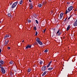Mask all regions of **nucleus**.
Segmentation results:
<instances>
[{"instance_id": "9b49d317", "label": "nucleus", "mask_w": 77, "mask_h": 77, "mask_svg": "<svg viewBox=\"0 0 77 77\" xmlns=\"http://www.w3.org/2000/svg\"><path fill=\"white\" fill-rule=\"evenodd\" d=\"M29 8L30 9H33V5H32V4H30V5H29Z\"/></svg>"}, {"instance_id": "c85d7f7f", "label": "nucleus", "mask_w": 77, "mask_h": 77, "mask_svg": "<svg viewBox=\"0 0 77 77\" xmlns=\"http://www.w3.org/2000/svg\"><path fill=\"white\" fill-rule=\"evenodd\" d=\"M70 18H71V16L70 17H69L68 18L67 20H69V19H70Z\"/></svg>"}, {"instance_id": "423d86ee", "label": "nucleus", "mask_w": 77, "mask_h": 77, "mask_svg": "<svg viewBox=\"0 0 77 77\" xmlns=\"http://www.w3.org/2000/svg\"><path fill=\"white\" fill-rule=\"evenodd\" d=\"M56 34H58V36H60L62 34V32H60V29H59L57 32Z\"/></svg>"}, {"instance_id": "412c9836", "label": "nucleus", "mask_w": 77, "mask_h": 77, "mask_svg": "<svg viewBox=\"0 0 77 77\" xmlns=\"http://www.w3.org/2000/svg\"><path fill=\"white\" fill-rule=\"evenodd\" d=\"M44 52L45 53H47V52H48V50L46 49L45 50Z\"/></svg>"}, {"instance_id": "c9c22d12", "label": "nucleus", "mask_w": 77, "mask_h": 77, "mask_svg": "<svg viewBox=\"0 0 77 77\" xmlns=\"http://www.w3.org/2000/svg\"><path fill=\"white\" fill-rule=\"evenodd\" d=\"M29 2H32L31 0H29Z\"/></svg>"}, {"instance_id": "7ed1b4c3", "label": "nucleus", "mask_w": 77, "mask_h": 77, "mask_svg": "<svg viewBox=\"0 0 77 77\" xmlns=\"http://www.w3.org/2000/svg\"><path fill=\"white\" fill-rule=\"evenodd\" d=\"M18 1H17L15 2L11 6V8L12 9H14V8H15L16 6H17V4L18 3Z\"/></svg>"}, {"instance_id": "1a4fd4ad", "label": "nucleus", "mask_w": 77, "mask_h": 77, "mask_svg": "<svg viewBox=\"0 0 77 77\" xmlns=\"http://www.w3.org/2000/svg\"><path fill=\"white\" fill-rule=\"evenodd\" d=\"M8 37H9V34H7L5 35L4 38V39H6V38H8Z\"/></svg>"}, {"instance_id": "6e6552de", "label": "nucleus", "mask_w": 77, "mask_h": 77, "mask_svg": "<svg viewBox=\"0 0 77 77\" xmlns=\"http://www.w3.org/2000/svg\"><path fill=\"white\" fill-rule=\"evenodd\" d=\"M31 47H32V45H29L28 46L26 47V49H28V48H31Z\"/></svg>"}, {"instance_id": "72a5a7b5", "label": "nucleus", "mask_w": 77, "mask_h": 77, "mask_svg": "<svg viewBox=\"0 0 77 77\" xmlns=\"http://www.w3.org/2000/svg\"><path fill=\"white\" fill-rule=\"evenodd\" d=\"M8 49H11V48H10V47H8Z\"/></svg>"}, {"instance_id": "4468645a", "label": "nucleus", "mask_w": 77, "mask_h": 77, "mask_svg": "<svg viewBox=\"0 0 77 77\" xmlns=\"http://www.w3.org/2000/svg\"><path fill=\"white\" fill-rule=\"evenodd\" d=\"M70 29V25H68V26L67 28V30L68 31Z\"/></svg>"}, {"instance_id": "4c0bfd02", "label": "nucleus", "mask_w": 77, "mask_h": 77, "mask_svg": "<svg viewBox=\"0 0 77 77\" xmlns=\"http://www.w3.org/2000/svg\"><path fill=\"white\" fill-rule=\"evenodd\" d=\"M24 40H23L22 41L23 42H24Z\"/></svg>"}, {"instance_id": "aec40b11", "label": "nucleus", "mask_w": 77, "mask_h": 77, "mask_svg": "<svg viewBox=\"0 0 77 77\" xmlns=\"http://www.w3.org/2000/svg\"><path fill=\"white\" fill-rule=\"evenodd\" d=\"M28 23H31V20L29 19L27 20Z\"/></svg>"}, {"instance_id": "bb28decb", "label": "nucleus", "mask_w": 77, "mask_h": 77, "mask_svg": "<svg viewBox=\"0 0 77 77\" xmlns=\"http://www.w3.org/2000/svg\"><path fill=\"white\" fill-rule=\"evenodd\" d=\"M8 17H11V14H8Z\"/></svg>"}, {"instance_id": "473e14b6", "label": "nucleus", "mask_w": 77, "mask_h": 77, "mask_svg": "<svg viewBox=\"0 0 77 77\" xmlns=\"http://www.w3.org/2000/svg\"><path fill=\"white\" fill-rule=\"evenodd\" d=\"M51 62H52L51 61H50V62H49V64H50H50H51Z\"/></svg>"}, {"instance_id": "5701e85b", "label": "nucleus", "mask_w": 77, "mask_h": 77, "mask_svg": "<svg viewBox=\"0 0 77 77\" xmlns=\"http://www.w3.org/2000/svg\"><path fill=\"white\" fill-rule=\"evenodd\" d=\"M34 29L35 30H36V29H37L36 27H34Z\"/></svg>"}, {"instance_id": "f3484780", "label": "nucleus", "mask_w": 77, "mask_h": 77, "mask_svg": "<svg viewBox=\"0 0 77 77\" xmlns=\"http://www.w3.org/2000/svg\"><path fill=\"white\" fill-rule=\"evenodd\" d=\"M53 69V67H50L48 69L50 71L51 70V69Z\"/></svg>"}, {"instance_id": "f03ea898", "label": "nucleus", "mask_w": 77, "mask_h": 77, "mask_svg": "<svg viewBox=\"0 0 77 77\" xmlns=\"http://www.w3.org/2000/svg\"><path fill=\"white\" fill-rule=\"evenodd\" d=\"M2 67V65L1 64H0V68H1L2 72V73L3 74H5V69H4V68Z\"/></svg>"}, {"instance_id": "a878e982", "label": "nucleus", "mask_w": 77, "mask_h": 77, "mask_svg": "<svg viewBox=\"0 0 77 77\" xmlns=\"http://www.w3.org/2000/svg\"><path fill=\"white\" fill-rule=\"evenodd\" d=\"M45 30H46V29L43 30V33H45Z\"/></svg>"}, {"instance_id": "c756f323", "label": "nucleus", "mask_w": 77, "mask_h": 77, "mask_svg": "<svg viewBox=\"0 0 77 77\" xmlns=\"http://www.w3.org/2000/svg\"><path fill=\"white\" fill-rule=\"evenodd\" d=\"M38 35V32H36V33H35V35Z\"/></svg>"}, {"instance_id": "4be33fe9", "label": "nucleus", "mask_w": 77, "mask_h": 77, "mask_svg": "<svg viewBox=\"0 0 77 77\" xmlns=\"http://www.w3.org/2000/svg\"><path fill=\"white\" fill-rule=\"evenodd\" d=\"M42 63H43V62L42 61H41L40 62V64H42Z\"/></svg>"}, {"instance_id": "f8f14e48", "label": "nucleus", "mask_w": 77, "mask_h": 77, "mask_svg": "<svg viewBox=\"0 0 77 77\" xmlns=\"http://www.w3.org/2000/svg\"><path fill=\"white\" fill-rule=\"evenodd\" d=\"M38 6L39 8H41L42 7V5L41 4H38Z\"/></svg>"}, {"instance_id": "ddd939ff", "label": "nucleus", "mask_w": 77, "mask_h": 77, "mask_svg": "<svg viewBox=\"0 0 77 77\" xmlns=\"http://www.w3.org/2000/svg\"><path fill=\"white\" fill-rule=\"evenodd\" d=\"M47 72L46 71L44 72L43 73L42 75V76H44V75H45V74H46L47 73Z\"/></svg>"}, {"instance_id": "a211bd4d", "label": "nucleus", "mask_w": 77, "mask_h": 77, "mask_svg": "<svg viewBox=\"0 0 77 77\" xmlns=\"http://www.w3.org/2000/svg\"><path fill=\"white\" fill-rule=\"evenodd\" d=\"M30 71H31V69H28V72H30Z\"/></svg>"}, {"instance_id": "dca6fc26", "label": "nucleus", "mask_w": 77, "mask_h": 77, "mask_svg": "<svg viewBox=\"0 0 77 77\" xmlns=\"http://www.w3.org/2000/svg\"><path fill=\"white\" fill-rule=\"evenodd\" d=\"M0 63L2 65H3L4 64V61L3 60H1Z\"/></svg>"}, {"instance_id": "393cba45", "label": "nucleus", "mask_w": 77, "mask_h": 77, "mask_svg": "<svg viewBox=\"0 0 77 77\" xmlns=\"http://www.w3.org/2000/svg\"><path fill=\"white\" fill-rule=\"evenodd\" d=\"M68 17H67L65 19V20H64V21H66L67 19H68Z\"/></svg>"}, {"instance_id": "cd10ccee", "label": "nucleus", "mask_w": 77, "mask_h": 77, "mask_svg": "<svg viewBox=\"0 0 77 77\" xmlns=\"http://www.w3.org/2000/svg\"><path fill=\"white\" fill-rule=\"evenodd\" d=\"M50 66V64H48V65L47 66V67L48 68V67H49Z\"/></svg>"}, {"instance_id": "2f4dec72", "label": "nucleus", "mask_w": 77, "mask_h": 77, "mask_svg": "<svg viewBox=\"0 0 77 77\" xmlns=\"http://www.w3.org/2000/svg\"><path fill=\"white\" fill-rule=\"evenodd\" d=\"M2 52V50H1V49L0 48V53Z\"/></svg>"}, {"instance_id": "b1692460", "label": "nucleus", "mask_w": 77, "mask_h": 77, "mask_svg": "<svg viewBox=\"0 0 77 77\" xmlns=\"http://www.w3.org/2000/svg\"><path fill=\"white\" fill-rule=\"evenodd\" d=\"M35 22L37 24H38V21L37 20H35Z\"/></svg>"}, {"instance_id": "0eeeda50", "label": "nucleus", "mask_w": 77, "mask_h": 77, "mask_svg": "<svg viewBox=\"0 0 77 77\" xmlns=\"http://www.w3.org/2000/svg\"><path fill=\"white\" fill-rule=\"evenodd\" d=\"M46 69V66H43L42 68V70L43 71H45Z\"/></svg>"}, {"instance_id": "f704fd0d", "label": "nucleus", "mask_w": 77, "mask_h": 77, "mask_svg": "<svg viewBox=\"0 0 77 77\" xmlns=\"http://www.w3.org/2000/svg\"><path fill=\"white\" fill-rule=\"evenodd\" d=\"M51 14H53V11H51Z\"/></svg>"}, {"instance_id": "6ab92c4d", "label": "nucleus", "mask_w": 77, "mask_h": 77, "mask_svg": "<svg viewBox=\"0 0 77 77\" xmlns=\"http://www.w3.org/2000/svg\"><path fill=\"white\" fill-rule=\"evenodd\" d=\"M23 3V0H21L20 2L19 3L20 5H21Z\"/></svg>"}, {"instance_id": "20e7f679", "label": "nucleus", "mask_w": 77, "mask_h": 77, "mask_svg": "<svg viewBox=\"0 0 77 77\" xmlns=\"http://www.w3.org/2000/svg\"><path fill=\"white\" fill-rule=\"evenodd\" d=\"M36 41L38 43L40 44V45H42V42L40 41V39L38 38H37L36 39Z\"/></svg>"}, {"instance_id": "9d476101", "label": "nucleus", "mask_w": 77, "mask_h": 77, "mask_svg": "<svg viewBox=\"0 0 77 77\" xmlns=\"http://www.w3.org/2000/svg\"><path fill=\"white\" fill-rule=\"evenodd\" d=\"M9 42V40H6L5 42V45H7Z\"/></svg>"}, {"instance_id": "e433bc0d", "label": "nucleus", "mask_w": 77, "mask_h": 77, "mask_svg": "<svg viewBox=\"0 0 77 77\" xmlns=\"http://www.w3.org/2000/svg\"><path fill=\"white\" fill-rule=\"evenodd\" d=\"M12 4V3H11L10 4V5H11Z\"/></svg>"}, {"instance_id": "f257e3e1", "label": "nucleus", "mask_w": 77, "mask_h": 77, "mask_svg": "<svg viewBox=\"0 0 77 77\" xmlns=\"http://www.w3.org/2000/svg\"><path fill=\"white\" fill-rule=\"evenodd\" d=\"M73 9V8L72 6H70L68 8V10L67 11V10H66V12L65 14H66L68 12H69L71 11Z\"/></svg>"}, {"instance_id": "58836bf2", "label": "nucleus", "mask_w": 77, "mask_h": 77, "mask_svg": "<svg viewBox=\"0 0 77 77\" xmlns=\"http://www.w3.org/2000/svg\"><path fill=\"white\" fill-rule=\"evenodd\" d=\"M43 5H45V4H44V3H43Z\"/></svg>"}, {"instance_id": "2eb2a0df", "label": "nucleus", "mask_w": 77, "mask_h": 77, "mask_svg": "<svg viewBox=\"0 0 77 77\" xmlns=\"http://www.w3.org/2000/svg\"><path fill=\"white\" fill-rule=\"evenodd\" d=\"M14 62L11 61L10 62V63L11 64V65H14Z\"/></svg>"}, {"instance_id": "39448f33", "label": "nucleus", "mask_w": 77, "mask_h": 77, "mask_svg": "<svg viewBox=\"0 0 77 77\" xmlns=\"http://www.w3.org/2000/svg\"><path fill=\"white\" fill-rule=\"evenodd\" d=\"M63 13H61L60 14L59 18L60 20H62V19L63 18Z\"/></svg>"}, {"instance_id": "7c9ffc66", "label": "nucleus", "mask_w": 77, "mask_h": 77, "mask_svg": "<svg viewBox=\"0 0 77 77\" xmlns=\"http://www.w3.org/2000/svg\"><path fill=\"white\" fill-rule=\"evenodd\" d=\"M3 23V20H2V21H1L0 22V24H2V23Z\"/></svg>"}]
</instances>
